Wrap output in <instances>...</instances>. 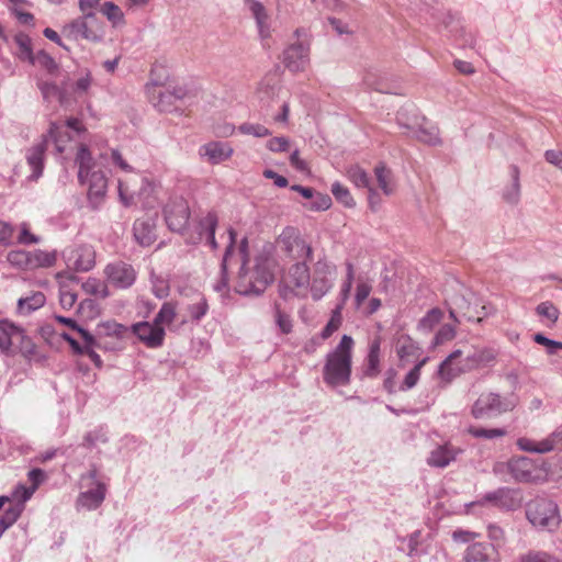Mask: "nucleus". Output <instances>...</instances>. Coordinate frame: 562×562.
<instances>
[{
    "mask_svg": "<svg viewBox=\"0 0 562 562\" xmlns=\"http://www.w3.org/2000/svg\"><path fill=\"white\" fill-rule=\"evenodd\" d=\"M45 295L37 291L31 295L21 297L18 302V311L21 314H30L31 312L42 307L45 304Z\"/></svg>",
    "mask_w": 562,
    "mask_h": 562,
    "instance_id": "34",
    "label": "nucleus"
},
{
    "mask_svg": "<svg viewBox=\"0 0 562 562\" xmlns=\"http://www.w3.org/2000/svg\"><path fill=\"white\" fill-rule=\"evenodd\" d=\"M20 244H37L38 237L30 232L27 223H22L20 226V235L18 237Z\"/></svg>",
    "mask_w": 562,
    "mask_h": 562,
    "instance_id": "62",
    "label": "nucleus"
},
{
    "mask_svg": "<svg viewBox=\"0 0 562 562\" xmlns=\"http://www.w3.org/2000/svg\"><path fill=\"white\" fill-rule=\"evenodd\" d=\"M105 496V485L98 482L95 488L83 492L79 496L81 506L88 509H94L101 505Z\"/></svg>",
    "mask_w": 562,
    "mask_h": 562,
    "instance_id": "32",
    "label": "nucleus"
},
{
    "mask_svg": "<svg viewBox=\"0 0 562 562\" xmlns=\"http://www.w3.org/2000/svg\"><path fill=\"white\" fill-rule=\"evenodd\" d=\"M419 347L411 337H401L397 341V356L401 361H407L411 358H417Z\"/></svg>",
    "mask_w": 562,
    "mask_h": 562,
    "instance_id": "37",
    "label": "nucleus"
},
{
    "mask_svg": "<svg viewBox=\"0 0 562 562\" xmlns=\"http://www.w3.org/2000/svg\"><path fill=\"white\" fill-rule=\"evenodd\" d=\"M56 262V255L55 252H48L43 250H34L30 251V263L29 269H36V268H49L53 267Z\"/></svg>",
    "mask_w": 562,
    "mask_h": 562,
    "instance_id": "35",
    "label": "nucleus"
},
{
    "mask_svg": "<svg viewBox=\"0 0 562 562\" xmlns=\"http://www.w3.org/2000/svg\"><path fill=\"white\" fill-rule=\"evenodd\" d=\"M461 452L459 448L450 443L436 447L429 454L427 463L436 468H445L456 460Z\"/></svg>",
    "mask_w": 562,
    "mask_h": 562,
    "instance_id": "23",
    "label": "nucleus"
},
{
    "mask_svg": "<svg viewBox=\"0 0 562 562\" xmlns=\"http://www.w3.org/2000/svg\"><path fill=\"white\" fill-rule=\"evenodd\" d=\"M341 311H342V304H339L331 312L330 319L328 321L327 325L323 328L322 334H321L323 339L329 338L341 326V323H342Z\"/></svg>",
    "mask_w": 562,
    "mask_h": 562,
    "instance_id": "43",
    "label": "nucleus"
},
{
    "mask_svg": "<svg viewBox=\"0 0 562 562\" xmlns=\"http://www.w3.org/2000/svg\"><path fill=\"white\" fill-rule=\"evenodd\" d=\"M456 330L450 325H443L435 336V345H442L454 338Z\"/></svg>",
    "mask_w": 562,
    "mask_h": 562,
    "instance_id": "60",
    "label": "nucleus"
},
{
    "mask_svg": "<svg viewBox=\"0 0 562 562\" xmlns=\"http://www.w3.org/2000/svg\"><path fill=\"white\" fill-rule=\"evenodd\" d=\"M165 221L172 232L183 233L188 228L190 207L181 196L172 198L164 209Z\"/></svg>",
    "mask_w": 562,
    "mask_h": 562,
    "instance_id": "11",
    "label": "nucleus"
},
{
    "mask_svg": "<svg viewBox=\"0 0 562 562\" xmlns=\"http://www.w3.org/2000/svg\"><path fill=\"white\" fill-rule=\"evenodd\" d=\"M8 261L21 269L29 270L30 251L26 250H12L8 254Z\"/></svg>",
    "mask_w": 562,
    "mask_h": 562,
    "instance_id": "55",
    "label": "nucleus"
},
{
    "mask_svg": "<svg viewBox=\"0 0 562 562\" xmlns=\"http://www.w3.org/2000/svg\"><path fill=\"white\" fill-rule=\"evenodd\" d=\"M443 317L440 308H432L419 321V327L425 330H431Z\"/></svg>",
    "mask_w": 562,
    "mask_h": 562,
    "instance_id": "54",
    "label": "nucleus"
},
{
    "mask_svg": "<svg viewBox=\"0 0 562 562\" xmlns=\"http://www.w3.org/2000/svg\"><path fill=\"white\" fill-rule=\"evenodd\" d=\"M218 217L217 214L213 211L206 212L202 215L198 222L195 223V232L196 236L190 235V239L192 243H198L203 238L206 239L207 244L213 248H217V243L215 240V228L217 226Z\"/></svg>",
    "mask_w": 562,
    "mask_h": 562,
    "instance_id": "16",
    "label": "nucleus"
},
{
    "mask_svg": "<svg viewBox=\"0 0 562 562\" xmlns=\"http://www.w3.org/2000/svg\"><path fill=\"white\" fill-rule=\"evenodd\" d=\"M80 338L85 341V349L82 355L88 356L97 367H101L102 360L100 356L93 350V347L95 346V338L88 330H81Z\"/></svg>",
    "mask_w": 562,
    "mask_h": 562,
    "instance_id": "45",
    "label": "nucleus"
},
{
    "mask_svg": "<svg viewBox=\"0 0 562 562\" xmlns=\"http://www.w3.org/2000/svg\"><path fill=\"white\" fill-rule=\"evenodd\" d=\"M7 341V352H21L24 356H30L35 352V345L33 344L32 339L25 335L22 328L13 324H11Z\"/></svg>",
    "mask_w": 562,
    "mask_h": 562,
    "instance_id": "21",
    "label": "nucleus"
},
{
    "mask_svg": "<svg viewBox=\"0 0 562 562\" xmlns=\"http://www.w3.org/2000/svg\"><path fill=\"white\" fill-rule=\"evenodd\" d=\"M133 333L149 348L160 347L165 338V329L154 323L140 322L133 325Z\"/></svg>",
    "mask_w": 562,
    "mask_h": 562,
    "instance_id": "19",
    "label": "nucleus"
},
{
    "mask_svg": "<svg viewBox=\"0 0 562 562\" xmlns=\"http://www.w3.org/2000/svg\"><path fill=\"white\" fill-rule=\"evenodd\" d=\"M528 520L537 527L554 530L560 526L561 518L558 505L546 498H537L527 505Z\"/></svg>",
    "mask_w": 562,
    "mask_h": 562,
    "instance_id": "9",
    "label": "nucleus"
},
{
    "mask_svg": "<svg viewBox=\"0 0 562 562\" xmlns=\"http://www.w3.org/2000/svg\"><path fill=\"white\" fill-rule=\"evenodd\" d=\"M353 347V338L344 335L335 349L326 356L323 380L327 385L336 387L349 384Z\"/></svg>",
    "mask_w": 562,
    "mask_h": 562,
    "instance_id": "3",
    "label": "nucleus"
},
{
    "mask_svg": "<svg viewBox=\"0 0 562 562\" xmlns=\"http://www.w3.org/2000/svg\"><path fill=\"white\" fill-rule=\"evenodd\" d=\"M101 12L113 26H120L125 23L122 9L114 2H104L101 7Z\"/></svg>",
    "mask_w": 562,
    "mask_h": 562,
    "instance_id": "40",
    "label": "nucleus"
},
{
    "mask_svg": "<svg viewBox=\"0 0 562 562\" xmlns=\"http://www.w3.org/2000/svg\"><path fill=\"white\" fill-rule=\"evenodd\" d=\"M520 493L516 490L501 488L498 491L486 494L480 504L485 502L492 503L493 505L504 509H516L521 505Z\"/></svg>",
    "mask_w": 562,
    "mask_h": 562,
    "instance_id": "20",
    "label": "nucleus"
},
{
    "mask_svg": "<svg viewBox=\"0 0 562 562\" xmlns=\"http://www.w3.org/2000/svg\"><path fill=\"white\" fill-rule=\"evenodd\" d=\"M283 64L292 72L304 71L310 63V46L307 43L297 42L283 52Z\"/></svg>",
    "mask_w": 562,
    "mask_h": 562,
    "instance_id": "14",
    "label": "nucleus"
},
{
    "mask_svg": "<svg viewBox=\"0 0 562 562\" xmlns=\"http://www.w3.org/2000/svg\"><path fill=\"white\" fill-rule=\"evenodd\" d=\"M157 215L139 217L134 222L133 236L143 247L151 246L157 239Z\"/></svg>",
    "mask_w": 562,
    "mask_h": 562,
    "instance_id": "17",
    "label": "nucleus"
},
{
    "mask_svg": "<svg viewBox=\"0 0 562 562\" xmlns=\"http://www.w3.org/2000/svg\"><path fill=\"white\" fill-rule=\"evenodd\" d=\"M98 328L100 335L112 336L116 338H122L127 333V328L124 325L114 321L104 322L100 324Z\"/></svg>",
    "mask_w": 562,
    "mask_h": 562,
    "instance_id": "49",
    "label": "nucleus"
},
{
    "mask_svg": "<svg viewBox=\"0 0 562 562\" xmlns=\"http://www.w3.org/2000/svg\"><path fill=\"white\" fill-rule=\"evenodd\" d=\"M364 85L375 91L385 92V83L383 80L379 79L373 71H367L363 77Z\"/></svg>",
    "mask_w": 562,
    "mask_h": 562,
    "instance_id": "59",
    "label": "nucleus"
},
{
    "mask_svg": "<svg viewBox=\"0 0 562 562\" xmlns=\"http://www.w3.org/2000/svg\"><path fill=\"white\" fill-rule=\"evenodd\" d=\"M497 468L499 470L506 469L515 481L533 482L540 479V470L536 462L528 457H513Z\"/></svg>",
    "mask_w": 562,
    "mask_h": 562,
    "instance_id": "12",
    "label": "nucleus"
},
{
    "mask_svg": "<svg viewBox=\"0 0 562 562\" xmlns=\"http://www.w3.org/2000/svg\"><path fill=\"white\" fill-rule=\"evenodd\" d=\"M427 362V358H424L422 359L417 364H415V367L406 374L404 381H403V384L401 385L400 390L401 391H406V390H409L412 387H414L419 378H420V372H422V368L426 364Z\"/></svg>",
    "mask_w": 562,
    "mask_h": 562,
    "instance_id": "51",
    "label": "nucleus"
},
{
    "mask_svg": "<svg viewBox=\"0 0 562 562\" xmlns=\"http://www.w3.org/2000/svg\"><path fill=\"white\" fill-rule=\"evenodd\" d=\"M311 281L310 268L306 262L297 261L281 278L280 294L286 300L291 296L305 297Z\"/></svg>",
    "mask_w": 562,
    "mask_h": 562,
    "instance_id": "8",
    "label": "nucleus"
},
{
    "mask_svg": "<svg viewBox=\"0 0 562 562\" xmlns=\"http://www.w3.org/2000/svg\"><path fill=\"white\" fill-rule=\"evenodd\" d=\"M487 538L491 541L493 551L498 555V550L506 543L505 530L496 524H490L487 526Z\"/></svg>",
    "mask_w": 562,
    "mask_h": 562,
    "instance_id": "41",
    "label": "nucleus"
},
{
    "mask_svg": "<svg viewBox=\"0 0 562 562\" xmlns=\"http://www.w3.org/2000/svg\"><path fill=\"white\" fill-rule=\"evenodd\" d=\"M516 562H560V560L544 551L529 550L520 554Z\"/></svg>",
    "mask_w": 562,
    "mask_h": 562,
    "instance_id": "48",
    "label": "nucleus"
},
{
    "mask_svg": "<svg viewBox=\"0 0 562 562\" xmlns=\"http://www.w3.org/2000/svg\"><path fill=\"white\" fill-rule=\"evenodd\" d=\"M68 266L77 271H89L95 265V250L90 245H79L66 255Z\"/></svg>",
    "mask_w": 562,
    "mask_h": 562,
    "instance_id": "18",
    "label": "nucleus"
},
{
    "mask_svg": "<svg viewBox=\"0 0 562 562\" xmlns=\"http://www.w3.org/2000/svg\"><path fill=\"white\" fill-rule=\"evenodd\" d=\"M43 136L47 137V144L52 142L55 146V149L58 154L65 153L68 145L72 140V137L61 124L58 123H50L49 128L46 134Z\"/></svg>",
    "mask_w": 562,
    "mask_h": 562,
    "instance_id": "26",
    "label": "nucleus"
},
{
    "mask_svg": "<svg viewBox=\"0 0 562 562\" xmlns=\"http://www.w3.org/2000/svg\"><path fill=\"white\" fill-rule=\"evenodd\" d=\"M381 344L379 339L370 344L369 353L366 361L364 374L374 378L380 373V350Z\"/></svg>",
    "mask_w": 562,
    "mask_h": 562,
    "instance_id": "33",
    "label": "nucleus"
},
{
    "mask_svg": "<svg viewBox=\"0 0 562 562\" xmlns=\"http://www.w3.org/2000/svg\"><path fill=\"white\" fill-rule=\"evenodd\" d=\"M372 292V281L364 277H359L356 280L355 286V305L360 308L364 301L369 299Z\"/></svg>",
    "mask_w": 562,
    "mask_h": 562,
    "instance_id": "38",
    "label": "nucleus"
},
{
    "mask_svg": "<svg viewBox=\"0 0 562 562\" xmlns=\"http://www.w3.org/2000/svg\"><path fill=\"white\" fill-rule=\"evenodd\" d=\"M334 198L342 204L345 207L353 209L356 206V201L349 191V189L342 183L336 181L331 184L330 189Z\"/></svg>",
    "mask_w": 562,
    "mask_h": 562,
    "instance_id": "39",
    "label": "nucleus"
},
{
    "mask_svg": "<svg viewBox=\"0 0 562 562\" xmlns=\"http://www.w3.org/2000/svg\"><path fill=\"white\" fill-rule=\"evenodd\" d=\"M104 273L109 283L120 289L130 288L136 280L135 269L130 263L123 261L109 263L104 269Z\"/></svg>",
    "mask_w": 562,
    "mask_h": 562,
    "instance_id": "13",
    "label": "nucleus"
},
{
    "mask_svg": "<svg viewBox=\"0 0 562 562\" xmlns=\"http://www.w3.org/2000/svg\"><path fill=\"white\" fill-rule=\"evenodd\" d=\"M335 274V266L327 260L315 262L308 286L314 300L322 299L333 288Z\"/></svg>",
    "mask_w": 562,
    "mask_h": 562,
    "instance_id": "10",
    "label": "nucleus"
},
{
    "mask_svg": "<svg viewBox=\"0 0 562 562\" xmlns=\"http://www.w3.org/2000/svg\"><path fill=\"white\" fill-rule=\"evenodd\" d=\"M497 351L491 347H465L452 351L439 366L438 376L450 383L457 376L493 366Z\"/></svg>",
    "mask_w": 562,
    "mask_h": 562,
    "instance_id": "1",
    "label": "nucleus"
},
{
    "mask_svg": "<svg viewBox=\"0 0 562 562\" xmlns=\"http://www.w3.org/2000/svg\"><path fill=\"white\" fill-rule=\"evenodd\" d=\"M538 316L546 318L551 325H554L560 316L559 308L550 301L541 302L536 307Z\"/></svg>",
    "mask_w": 562,
    "mask_h": 562,
    "instance_id": "46",
    "label": "nucleus"
},
{
    "mask_svg": "<svg viewBox=\"0 0 562 562\" xmlns=\"http://www.w3.org/2000/svg\"><path fill=\"white\" fill-rule=\"evenodd\" d=\"M516 445L522 451L546 453L553 450L554 440L551 438H546L540 441H537L527 437H521L517 439Z\"/></svg>",
    "mask_w": 562,
    "mask_h": 562,
    "instance_id": "31",
    "label": "nucleus"
},
{
    "mask_svg": "<svg viewBox=\"0 0 562 562\" xmlns=\"http://www.w3.org/2000/svg\"><path fill=\"white\" fill-rule=\"evenodd\" d=\"M158 183L147 177H143L137 196V204L144 209H153L158 201Z\"/></svg>",
    "mask_w": 562,
    "mask_h": 562,
    "instance_id": "27",
    "label": "nucleus"
},
{
    "mask_svg": "<svg viewBox=\"0 0 562 562\" xmlns=\"http://www.w3.org/2000/svg\"><path fill=\"white\" fill-rule=\"evenodd\" d=\"M143 176L139 173L125 175L117 180V191L121 203L130 207L137 205V196L142 184Z\"/></svg>",
    "mask_w": 562,
    "mask_h": 562,
    "instance_id": "15",
    "label": "nucleus"
},
{
    "mask_svg": "<svg viewBox=\"0 0 562 562\" xmlns=\"http://www.w3.org/2000/svg\"><path fill=\"white\" fill-rule=\"evenodd\" d=\"M47 137L43 136L42 140L34 145L26 156L27 162L33 169V178L37 179L43 171V161H44V154L47 149Z\"/></svg>",
    "mask_w": 562,
    "mask_h": 562,
    "instance_id": "28",
    "label": "nucleus"
},
{
    "mask_svg": "<svg viewBox=\"0 0 562 562\" xmlns=\"http://www.w3.org/2000/svg\"><path fill=\"white\" fill-rule=\"evenodd\" d=\"M468 432L473 436L474 438H485V439H494V438H501L505 437L507 435V431L503 428H482V427H475L471 426L468 429Z\"/></svg>",
    "mask_w": 562,
    "mask_h": 562,
    "instance_id": "50",
    "label": "nucleus"
},
{
    "mask_svg": "<svg viewBox=\"0 0 562 562\" xmlns=\"http://www.w3.org/2000/svg\"><path fill=\"white\" fill-rule=\"evenodd\" d=\"M75 161L78 166V180L88 186L89 198H102L108 189V179L103 171L95 170V161L86 144L78 146Z\"/></svg>",
    "mask_w": 562,
    "mask_h": 562,
    "instance_id": "4",
    "label": "nucleus"
},
{
    "mask_svg": "<svg viewBox=\"0 0 562 562\" xmlns=\"http://www.w3.org/2000/svg\"><path fill=\"white\" fill-rule=\"evenodd\" d=\"M177 315V307L172 302H166L162 304L160 311L155 317V322L158 326L170 325Z\"/></svg>",
    "mask_w": 562,
    "mask_h": 562,
    "instance_id": "47",
    "label": "nucleus"
},
{
    "mask_svg": "<svg viewBox=\"0 0 562 562\" xmlns=\"http://www.w3.org/2000/svg\"><path fill=\"white\" fill-rule=\"evenodd\" d=\"M346 177L357 188H372L370 186V178L366 170L359 165H351L346 169Z\"/></svg>",
    "mask_w": 562,
    "mask_h": 562,
    "instance_id": "36",
    "label": "nucleus"
},
{
    "mask_svg": "<svg viewBox=\"0 0 562 562\" xmlns=\"http://www.w3.org/2000/svg\"><path fill=\"white\" fill-rule=\"evenodd\" d=\"M517 405L518 398L515 395L502 396L494 392H483L473 403L471 415L475 419H482L513 412Z\"/></svg>",
    "mask_w": 562,
    "mask_h": 562,
    "instance_id": "6",
    "label": "nucleus"
},
{
    "mask_svg": "<svg viewBox=\"0 0 562 562\" xmlns=\"http://www.w3.org/2000/svg\"><path fill=\"white\" fill-rule=\"evenodd\" d=\"M276 318L277 324L283 334H289L292 330V322L290 316L281 312L279 307H277L276 311Z\"/></svg>",
    "mask_w": 562,
    "mask_h": 562,
    "instance_id": "63",
    "label": "nucleus"
},
{
    "mask_svg": "<svg viewBox=\"0 0 562 562\" xmlns=\"http://www.w3.org/2000/svg\"><path fill=\"white\" fill-rule=\"evenodd\" d=\"M14 43L18 46L16 55L21 60L30 61L31 59H33L34 54L31 47V38L26 34H16L14 36Z\"/></svg>",
    "mask_w": 562,
    "mask_h": 562,
    "instance_id": "42",
    "label": "nucleus"
},
{
    "mask_svg": "<svg viewBox=\"0 0 562 562\" xmlns=\"http://www.w3.org/2000/svg\"><path fill=\"white\" fill-rule=\"evenodd\" d=\"M38 89L41 90L43 98L47 101L53 99H57L61 104L64 102V97L59 88L53 83L47 81H40L37 83Z\"/></svg>",
    "mask_w": 562,
    "mask_h": 562,
    "instance_id": "52",
    "label": "nucleus"
},
{
    "mask_svg": "<svg viewBox=\"0 0 562 562\" xmlns=\"http://www.w3.org/2000/svg\"><path fill=\"white\" fill-rule=\"evenodd\" d=\"M22 510H23V506L20 504L11 506L4 512V514L1 516V518L7 524H9V526H12L20 517Z\"/></svg>",
    "mask_w": 562,
    "mask_h": 562,
    "instance_id": "64",
    "label": "nucleus"
},
{
    "mask_svg": "<svg viewBox=\"0 0 562 562\" xmlns=\"http://www.w3.org/2000/svg\"><path fill=\"white\" fill-rule=\"evenodd\" d=\"M32 65L38 66L45 69L48 74L53 75L58 70V65L55 59L47 53L41 50L33 56L30 60Z\"/></svg>",
    "mask_w": 562,
    "mask_h": 562,
    "instance_id": "44",
    "label": "nucleus"
},
{
    "mask_svg": "<svg viewBox=\"0 0 562 562\" xmlns=\"http://www.w3.org/2000/svg\"><path fill=\"white\" fill-rule=\"evenodd\" d=\"M111 158L112 162L126 175L135 173L133 167L126 161V159L122 156V154L119 150L113 149L111 153Z\"/></svg>",
    "mask_w": 562,
    "mask_h": 562,
    "instance_id": "61",
    "label": "nucleus"
},
{
    "mask_svg": "<svg viewBox=\"0 0 562 562\" xmlns=\"http://www.w3.org/2000/svg\"><path fill=\"white\" fill-rule=\"evenodd\" d=\"M464 562H499V557H492L488 553V546L483 542H475L469 546L464 552Z\"/></svg>",
    "mask_w": 562,
    "mask_h": 562,
    "instance_id": "29",
    "label": "nucleus"
},
{
    "mask_svg": "<svg viewBox=\"0 0 562 562\" xmlns=\"http://www.w3.org/2000/svg\"><path fill=\"white\" fill-rule=\"evenodd\" d=\"M247 238L239 245L243 257V266L238 273L237 291L243 294L261 293L274 279L276 262L268 256H257L254 259L247 258Z\"/></svg>",
    "mask_w": 562,
    "mask_h": 562,
    "instance_id": "2",
    "label": "nucleus"
},
{
    "mask_svg": "<svg viewBox=\"0 0 562 562\" xmlns=\"http://www.w3.org/2000/svg\"><path fill=\"white\" fill-rule=\"evenodd\" d=\"M249 11L251 15L256 20L259 35L262 38H268L271 36V25H270V16L268 14L265 5L257 0H246Z\"/></svg>",
    "mask_w": 562,
    "mask_h": 562,
    "instance_id": "24",
    "label": "nucleus"
},
{
    "mask_svg": "<svg viewBox=\"0 0 562 562\" xmlns=\"http://www.w3.org/2000/svg\"><path fill=\"white\" fill-rule=\"evenodd\" d=\"M202 155L205 156L209 162L217 165L229 159L234 153L231 145L221 142H211L202 146Z\"/></svg>",
    "mask_w": 562,
    "mask_h": 562,
    "instance_id": "25",
    "label": "nucleus"
},
{
    "mask_svg": "<svg viewBox=\"0 0 562 562\" xmlns=\"http://www.w3.org/2000/svg\"><path fill=\"white\" fill-rule=\"evenodd\" d=\"M311 200L308 204H305V207L310 211H326L331 206V198L325 193H315Z\"/></svg>",
    "mask_w": 562,
    "mask_h": 562,
    "instance_id": "53",
    "label": "nucleus"
},
{
    "mask_svg": "<svg viewBox=\"0 0 562 562\" xmlns=\"http://www.w3.org/2000/svg\"><path fill=\"white\" fill-rule=\"evenodd\" d=\"M278 250L289 260H306L313 255L312 246L295 227L288 226L276 240Z\"/></svg>",
    "mask_w": 562,
    "mask_h": 562,
    "instance_id": "7",
    "label": "nucleus"
},
{
    "mask_svg": "<svg viewBox=\"0 0 562 562\" xmlns=\"http://www.w3.org/2000/svg\"><path fill=\"white\" fill-rule=\"evenodd\" d=\"M239 131L246 135H254L256 137H266L270 135V131L261 124L244 123L239 126Z\"/></svg>",
    "mask_w": 562,
    "mask_h": 562,
    "instance_id": "56",
    "label": "nucleus"
},
{
    "mask_svg": "<svg viewBox=\"0 0 562 562\" xmlns=\"http://www.w3.org/2000/svg\"><path fill=\"white\" fill-rule=\"evenodd\" d=\"M449 314L450 317L457 321L458 315L463 316L468 321H473L481 323L483 321V316H480L479 313H474L471 308V303L467 300L465 295L462 293H456L449 299Z\"/></svg>",
    "mask_w": 562,
    "mask_h": 562,
    "instance_id": "22",
    "label": "nucleus"
},
{
    "mask_svg": "<svg viewBox=\"0 0 562 562\" xmlns=\"http://www.w3.org/2000/svg\"><path fill=\"white\" fill-rule=\"evenodd\" d=\"M519 196V180H518V169L516 167L513 168V182L510 184L509 190L504 193V199L509 203H515L518 201Z\"/></svg>",
    "mask_w": 562,
    "mask_h": 562,
    "instance_id": "58",
    "label": "nucleus"
},
{
    "mask_svg": "<svg viewBox=\"0 0 562 562\" xmlns=\"http://www.w3.org/2000/svg\"><path fill=\"white\" fill-rule=\"evenodd\" d=\"M374 176L379 188L385 195L395 193L397 184L391 169L386 168L383 164L375 166Z\"/></svg>",
    "mask_w": 562,
    "mask_h": 562,
    "instance_id": "30",
    "label": "nucleus"
},
{
    "mask_svg": "<svg viewBox=\"0 0 562 562\" xmlns=\"http://www.w3.org/2000/svg\"><path fill=\"white\" fill-rule=\"evenodd\" d=\"M77 301V294L74 290L66 285H61L59 290V302L63 308L70 310Z\"/></svg>",
    "mask_w": 562,
    "mask_h": 562,
    "instance_id": "57",
    "label": "nucleus"
},
{
    "mask_svg": "<svg viewBox=\"0 0 562 562\" xmlns=\"http://www.w3.org/2000/svg\"><path fill=\"white\" fill-rule=\"evenodd\" d=\"M103 23L95 13H86L78 16L61 29V34L71 41L99 42L103 37Z\"/></svg>",
    "mask_w": 562,
    "mask_h": 562,
    "instance_id": "5",
    "label": "nucleus"
}]
</instances>
